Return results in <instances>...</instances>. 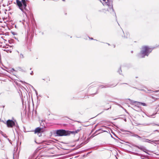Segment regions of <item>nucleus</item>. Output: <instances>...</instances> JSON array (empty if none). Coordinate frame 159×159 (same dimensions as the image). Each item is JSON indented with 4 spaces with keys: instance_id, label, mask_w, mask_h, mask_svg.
<instances>
[{
    "instance_id": "58836bf2",
    "label": "nucleus",
    "mask_w": 159,
    "mask_h": 159,
    "mask_svg": "<svg viewBox=\"0 0 159 159\" xmlns=\"http://www.w3.org/2000/svg\"><path fill=\"white\" fill-rule=\"evenodd\" d=\"M117 84H116L114 86H116L117 85Z\"/></svg>"
},
{
    "instance_id": "0eeeda50",
    "label": "nucleus",
    "mask_w": 159,
    "mask_h": 159,
    "mask_svg": "<svg viewBox=\"0 0 159 159\" xmlns=\"http://www.w3.org/2000/svg\"><path fill=\"white\" fill-rule=\"evenodd\" d=\"M134 147H136V148H138L140 149V150H142L143 151V152L147 153L146 151L147 150L145 148L143 147V146H140V147H139V146H138V145H135V144H134V145H132Z\"/></svg>"
},
{
    "instance_id": "412c9836",
    "label": "nucleus",
    "mask_w": 159,
    "mask_h": 159,
    "mask_svg": "<svg viewBox=\"0 0 159 159\" xmlns=\"http://www.w3.org/2000/svg\"><path fill=\"white\" fill-rule=\"evenodd\" d=\"M4 51H6V52H9L10 53H11V51H10L9 50H6V49H4Z\"/></svg>"
},
{
    "instance_id": "f257e3e1",
    "label": "nucleus",
    "mask_w": 159,
    "mask_h": 159,
    "mask_svg": "<svg viewBox=\"0 0 159 159\" xmlns=\"http://www.w3.org/2000/svg\"><path fill=\"white\" fill-rule=\"evenodd\" d=\"M155 48H150L148 46H143L140 52L138 54V57L140 58H143L145 57L146 56H148L153 49Z\"/></svg>"
},
{
    "instance_id": "bb28decb",
    "label": "nucleus",
    "mask_w": 159,
    "mask_h": 159,
    "mask_svg": "<svg viewBox=\"0 0 159 159\" xmlns=\"http://www.w3.org/2000/svg\"><path fill=\"white\" fill-rule=\"evenodd\" d=\"M153 125H157L158 126H159V125H158V124H154Z\"/></svg>"
},
{
    "instance_id": "9b49d317",
    "label": "nucleus",
    "mask_w": 159,
    "mask_h": 159,
    "mask_svg": "<svg viewBox=\"0 0 159 159\" xmlns=\"http://www.w3.org/2000/svg\"><path fill=\"white\" fill-rule=\"evenodd\" d=\"M81 130V129H78L76 130L73 131H70V135L71 134H75L78 133Z\"/></svg>"
},
{
    "instance_id": "37998d69",
    "label": "nucleus",
    "mask_w": 159,
    "mask_h": 159,
    "mask_svg": "<svg viewBox=\"0 0 159 159\" xmlns=\"http://www.w3.org/2000/svg\"><path fill=\"white\" fill-rule=\"evenodd\" d=\"M90 152H89L88 154H89Z\"/></svg>"
},
{
    "instance_id": "dca6fc26",
    "label": "nucleus",
    "mask_w": 159,
    "mask_h": 159,
    "mask_svg": "<svg viewBox=\"0 0 159 159\" xmlns=\"http://www.w3.org/2000/svg\"><path fill=\"white\" fill-rule=\"evenodd\" d=\"M134 102V103L138 102L135 101V102ZM138 103H139V104H141V105H143V106H147L146 104L145 103L141 102H138Z\"/></svg>"
},
{
    "instance_id": "49530a36",
    "label": "nucleus",
    "mask_w": 159,
    "mask_h": 159,
    "mask_svg": "<svg viewBox=\"0 0 159 159\" xmlns=\"http://www.w3.org/2000/svg\"><path fill=\"white\" fill-rule=\"evenodd\" d=\"M44 1L45 0H43Z\"/></svg>"
},
{
    "instance_id": "a878e982",
    "label": "nucleus",
    "mask_w": 159,
    "mask_h": 159,
    "mask_svg": "<svg viewBox=\"0 0 159 159\" xmlns=\"http://www.w3.org/2000/svg\"><path fill=\"white\" fill-rule=\"evenodd\" d=\"M30 74L31 75H33V71H31V72L30 73Z\"/></svg>"
},
{
    "instance_id": "cd10ccee",
    "label": "nucleus",
    "mask_w": 159,
    "mask_h": 159,
    "mask_svg": "<svg viewBox=\"0 0 159 159\" xmlns=\"http://www.w3.org/2000/svg\"><path fill=\"white\" fill-rule=\"evenodd\" d=\"M12 41V40H9V42L10 43H11V42Z\"/></svg>"
},
{
    "instance_id": "20e7f679",
    "label": "nucleus",
    "mask_w": 159,
    "mask_h": 159,
    "mask_svg": "<svg viewBox=\"0 0 159 159\" xmlns=\"http://www.w3.org/2000/svg\"><path fill=\"white\" fill-rule=\"evenodd\" d=\"M6 124L7 127L9 128H12L14 126H16L17 128L19 127L15 120H7Z\"/></svg>"
},
{
    "instance_id": "72a5a7b5",
    "label": "nucleus",
    "mask_w": 159,
    "mask_h": 159,
    "mask_svg": "<svg viewBox=\"0 0 159 159\" xmlns=\"http://www.w3.org/2000/svg\"><path fill=\"white\" fill-rule=\"evenodd\" d=\"M35 142L36 143H37V144H39V143H37L36 141H35Z\"/></svg>"
},
{
    "instance_id": "4be33fe9",
    "label": "nucleus",
    "mask_w": 159,
    "mask_h": 159,
    "mask_svg": "<svg viewBox=\"0 0 159 159\" xmlns=\"http://www.w3.org/2000/svg\"><path fill=\"white\" fill-rule=\"evenodd\" d=\"M155 114H153L152 115H149V116H148L149 117H153V116L155 115Z\"/></svg>"
},
{
    "instance_id": "ea45409f",
    "label": "nucleus",
    "mask_w": 159,
    "mask_h": 159,
    "mask_svg": "<svg viewBox=\"0 0 159 159\" xmlns=\"http://www.w3.org/2000/svg\"><path fill=\"white\" fill-rule=\"evenodd\" d=\"M143 140H144L143 141H145V140H144V139H143Z\"/></svg>"
},
{
    "instance_id": "f3484780",
    "label": "nucleus",
    "mask_w": 159,
    "mask_h": 159,
    "mask_svg": "<svg viewBox=\"0 0 159 159\" xmlns=\"http://www.w3.org/2000/svg\"><path fill=\"white\" fill-rule=\"evenodd\" d=\"M154 123H150V124H147V123H145V124H143V125H144V126H147V125H153L154 126V125H153V124Z\"/></svg>"
},
{
    "instance_id": "7ed1b4c3",
    "label": "nucleus",
    "mask_w": 159,
    "mask_h": 159,
    "mask_svg": "<svg viewBox=\"0 0 159 159\" xmlns=\"http://www.w3.org/2000/svg\"><path fill=\"white\" fill-rule=\"evenodd\" d=\"M70 131L66 130L63 129H57L56 130L55 135L57 136H63L70 135Z\"/></svg>"
},
{
    "instance_id": "2eb2a0df",
    "label": "nucleus",
    "mask_w": 159,
    "mask_h": 159,
    "mask_svg": "<svg viewBox=\"0 0 159 159\" xmlns=\"http://www.w3.org/2000/svg\"><path fill=\"white\" fill-rule=\"evenodd\" d=\"M17 69L21 71L22 72H25V70H24V69L23 68H22L21 67H19Z\"/></svg>"
},
{
    "instance_id": "9d476101",
    "label": "nucleus",
    "mask_w": 159,
    "mask_h": 159,
    "mask_svg": "<svg viewBox=\"0 0 159 159\" xmlns=\"http://www.w3.org/2000/svg\"><path fill=\"white\" fill-rule=\"evenodd\" d=\"M127 131L130 133L131 134H132V135H131V136H134V137L138 138H139L140 139H141V137L139 136L137 134H134L133 132L129 131Z\"/></svg>"
},
{
    "instance_id": "f704fd0d",
    "label": "nucleus",
    "mask_w": 159,
    "mask_h": 159,
    "mask_svg": "<svg viewBox=\"0 0 159 159\" xmlns=\"http://www.w3.org/2000/svg\"><path fill=\"white\" fill-rule=\"evenodd\" d=\"M107 44L108 45H110V44H109L108 43H107Z\"/></svg>"
},
{
    "instance_id": "393cba45",
    "label": "nucleus",
    "mask_w": 159,
    "mask_h": 159,
    "mask_svg": "<svg viewBox=\"0 0 159 159\" xmlns=\"http://www.w3.org/2000/svg\"><path fill=\"white\" fill-rule=\"evenodd\" d=\"M38 134L39 137H40V136H41V135H42L40 133L39 134L38 133Z\"/></svg>"
},
{
    "instance_id": "ddd939ff",
    "label": "nucleus",
    "mask_w": 159,
    "mask_h": 159,
    "mask_svg": "<svg viewBox=\"0 0 159 159\" xmlns=\"http://www.w3.org/2000/svg\"><path fill=\"white\" fill-rule=\"evenodd\" d=\"M99 131L100 132H99L98 133V134H99L100 133H102V132H103V130H102L101 129H98L97 130H96L95 131V132L93 134H96V133H97L98 132V131Z\"/></svg>"
},
{
    "instance_id": "7c9ffc66",
    "label": "nucleus",
    "mask_w": 159,
    "mask_h": 159,
    "mask_svg": "<svg viewBox=\"0 0 159 159\" xmlns=\"http://www.w3.org/2000/svg\"><path fill=\"white\" fill-rule=\"evenodd\" d=\"M159 91V90H156L155 92L156 93L158 92Z\"/></svg>"
},
{
    "instance_id": "c03bdc74",
    "label": "nucleus",
    "mask_w": 159,
    "mask_h": 159,
    "mask_svg": "<svg viewBox=\"0 0 159 159\" xmlns=\"http://www.w3.org/2000/svg\"><path fill=\"white\" fill-rule=\"evenodd\" d=\"M159 47V46H157V47Z\"/></svg>"
},
{
    "instance_id": "2f4dec72",
    "label": "nucleus",
    "mask_w": 159,
    "mask_h": 159,
    "mask_svg": "<svg viewBox=\"0 0 159 159\" xmlns=\"http://www.w3.org/2000/svg\"><path fill=\"white\" fill-rule=\"evenodd\" d=\"M7 138V139L10 142V140L9 139Z\"/></svg>"
},
{
    "instance_id": "b1692460",
    "label": "nucleus",
    "mask_w": 159,
    "mask_h": 159,
    "mask_svg": "<svg viewBox=\"0 0 159 159\" xmlns=\"http://www.w3.org/2000/svg\"><path fill=\"white\" fill-rule=\"evenodd\" d=\"M89 39H91V40H95L96 41H98V40H96V39H93V38H90V37H89Z\"/></svg>"
},
{
    "instance_id": "f8f14e48",
    "label": "nucleus",
    "mask_w": 159,
    "mask_h": 159,
    "mask_svg": "<svg viewBox=\"0 0 159 159\" xmlns=\"http://www.w3.org/2000/svg\"><path fill=\"white\" fill-rule=\"evenodd\" d=\"M144 140H145V141H143L145 142H148L149 143H151V142H152L153 143H155V142H157V140H149L148 139H144Z\"/></svg>"
},
{
    "instance_id": "aec40b11",
    "label": "nucleus",
    "mask_w": 159,
    "mask_h": 159,
    "mask_svg": "<svg viewBox=\"0 0 159 159\" xmlns=\"http://www.w3.org/2000/svg\"><path fill=\"white\" fill-rule=\"evenodd\" d=\"M31 86L33 88V89H34V90L35 91V93H36V94L37 95V96H38V92H37V91L33 87V86L31 85Z\"/></svg>"
},
{
    "instance_id": "6ab92c4d",
    "label": "nucleus",
    "mask_w": 159,
    "mask_h": 159,
    "mask_svg": "<svg viewBox=\"0 0 159 159\" xmlns=\"http://www.w3.org/2000/svg\"><path fill=\"white\" fill-rule=\"evenodd\" d=\"M129 35V34H127L126 36L125 35H124V36H122L123 38L126 39V38H127L128 37Z\"/></svg>"
},
{
    "instance_id": "39448f33",
    "label": "nucleus",
    "mask_w": 159,
    "mask_h": 159,
    "mask_svg": "<svg viewBox=\"0 0 159 159\" xmlns=\"http://www.w3.org/2000/svg\"><path fill=\"white\" fill-rule=\"evenodd\" d=\"M103 4L104 6H107L108 7L113 6L112 0H102Z\"/></svg>"
},
{
    "instance_id": "79ce46f5",
    "label": "nucleus",
    "mask_w": 159,
    "mask_h": 159,
    "mask_svg": "<svg viewBox=\"0 0 159 159\" xmlns=\"http://www.w3.org/2000/svg\"><path fill=\"white\" fill-rule=\"evenodd\" d=\"M63 1H65V0H62Z\"/></svg>"
},
{
    "instance_id": "5701e85b",
    "label": "nucleus",
    "mask_w": 159,
    "mask_h": 159,
    "mask_svg": "<svg viewBox=\"0 0 159 159\" xmlns=\"http://www.w3.org/2000/svg\"><path fill=\"white\" fill-rule=\"evenodd\" d=\"M11 72H13V71H15V70L13 69V68H12L10 70Z\"/></svg>"
},
{
    "instance_id": "4c0bfd02",
    "label": "nucleus",
    "mask_w": 159,
    "mask_h": 159,
    "mask_svg": "<svg viewBox=\"0 0 159 159\" xmlns=\"http://www.w3.org/2000/svg\"><path fill=\"white\" fill-rule=\"evenodd\" d=\"M97 126V125H96L95 126V128Z\"/></svg>"
},
{
    "instance_id": "473e14b6",
    "label": "nucleus",
    "mask_w": 159,
    "mask_h": 159,
    "mask_svg": "<svg viewBox=\"0 0 159 159\" xmlns=\"http://www.w3.org/2000/svg\"><path fill=\"white\" fill-rule=\"evenodd\" d=\"M87 143V142H85L84 143V144H86Z\"/></svg>"
},
{
    "instance_id": "6e6552de",
    "label": "nucleus",
    "mask_w": 159,
    "mask_h": 159,
    "mask_svg": "<svg viewBox=\"0 0 159 159\" xmlns=\"http://www.w3.org/2000/svg\"><path fill=\"white\" fill-rule=\"evenodd\" d=\"M16 52L17 53L18 55L19 56V58L20 59H22L24 58V56L23 54L21 52H20L19 51L16 50Z\"/></svg>"
},
{
    "instance_id": "a18cd8bd",
    "label": "nucleus",
    "mask_w": 159,
    "mask_h": 159,
    "mask_svg": "<svg viewBox=\"0 0 159 159\" xmlns=\"http://www.w3.org/2000/svg\"><path fill=\"white\" fill-rule=\"evenodd\" d=\"M42 34H43V32H42Z\"/></svg>"
},
{
    "instance_id": "a19ab883",
    "label": "nucleus",
    "mask_w": 159,
    "mask_h": 159,
    "mask_svg": "<svg viewBox=\"0 0 159 159\" xmlns=\"http://www.w3.org/2000/svg\"><path fill=\"white\" fill-rule=\"evenodd\" d=\"M123 84H127L126 83H123Z\"/></svg>"
},
{
    "instance_id": "c756f323",
    "label": "nucleus",
    "mask_w": 159,
    "mask_h": 159,
    "mask_svg": "<svg viewBox=\"0 0 159 159\" xmlns=\"http://www.w3.org/2000/svg\"><path fill=\"white\" fill-rule=\"evenodd\" d=\"M154 131V132H155V131H157V132H159L158 131V130H157V129L156 130H155Z\"/></svg>"
},
{
    "instance_id": "423d86ee",
    "label": "nucleus",
    "mask_w": 159,
    "mask_h": 159,
    "mask_svg": "<svg viewBox=\"0 0 159 159\" xmlns=\"http://www.w3.org/2000/svg\"><path fill=\"white\" fill-rule=\"evenodd\" d=\"M108 12L113 16H116V13L113 8V6L111 7H108L105 13L107 14H108Z\"/></svg>"
},
{
    "instance_id": "c85d7f7f",
    "label": "nucleus",
    "mask_w": 159,
    "mask_h": 159,
    "mask_svg": "<svg viewBox=\"0 0 159 159\" xmlns=\"http://www.w3.org/2000/svg\"><path fill=\"white\" fill-rule=\"evenodd\" d=\"M5 138H7V136L5 134L3 136Z\"/></svg>"
},
{
    "instance_id": "4468645a",
    "label": "nucleus",
    "mask_w": 159,
    "mask_h": 159,
    "mask_svg": "<svg viewBox=\"0 0 159 159\" xmlns=\"http://www.w3.org/2000/svg\"><path fill=\"white\" fill-rule=\"evenodd\" d=\"M113 85H109V84H107L105 86L104 85H101L100 87H101V88H108V87H110L112 86Z\"/></svg>"
},
{
    "instance_id": "e433bc0d",
    "label": "nucleus",
    "mask_w": 159,
    "mask_h": 159,
    "mask_svg": "<svg viewBox=\"0 0 159 159\" xmlns=\"http://www.w3.org/2000/svg\"><path fill=\"white\" fill-rule=\"evenodd\" d=\"M139 90H143V89H139Z\"/></svg>"
},
{
    "instance_id": "a211bd4d",
    "label": "nucleus",
    "mask_w": 159,
    "mask_h": 159,
    "mask_svg": "<svg viewBox=\"0 0 159 159\" xmlns=\"http://www.w3.org/2000/svg\"><path fill=\"white\" fill-rule=\"evenodd\" d=\"M118 72L120 75L122 74V70L120 67L119 70L118 71Z\"/></svg>"
},
{
    "instance_id": "c9c22d12",
    "label": "nucleus",
    "mask_w": 159,
    "mask_h": 159,
    "mask_svg": "<svg viewBox=\"0 0 159 159\" xmlns=\"http://www.w3.org/2000/svg\"><path fill=\"white\" fill-rule=\"evenodd\" d=\"M133 88H135V89H138L137 88H136L133 87Z\"/></svg>"
},
{
    "instance_id": "1a4fd4ad",
    "label": "nucleus",
    "mask_w": 159,
    "mask_h": 159,
    "mask_svg": "<svg viewBox=\"0 0 159 159\" xmlns=\"http://www.w3.org/2000/svg\"><path fill=\"white\" fill-rule=\"evenodd\" d=\"M43 130L42 128H40L39 127H38L36 128L34 131L35 133H40L41 132H43Z\"/></svg>"
},
{
    "instance_id": "f03ea898",
    "label": "nucleus",
    "mask_w": 159,
    "mask_h": 159,
    "mask_svg": "<svg viewBox=\"0 0 159 159\" xmlns=\"http://www.w3.org/2000/svg\"><path fill=\"white\" fill-rule=\"evenodd\" d=\"M27 0H16L17 5L19 8L25 14V11H27L26 1Z\"/></svg>"
}]
</instances>
